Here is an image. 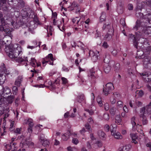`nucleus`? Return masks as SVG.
I'll list each match as a JSON object with an SVG mask.
<instances>
[{
	"label": "nucleus",
	"instance_id": "nucleus-9",
	"mask_svg": "<svg viewBox=\"0 0 151 151\" xmlns=\"http://www.w3.org/2000/svg\"><path fill=\"white\" fill-rule=\"evenodd\" d=\"M130 136L132 139V142L134 143L135 144L137 143V141H136V139H137L138 137L137 136L136 134H130Z\"/></svg>",
	"mask_w": 151,
	"mask_h": 151
},
{
	"label": "nucleus",
	"instance_id": "nucleus-22",
	"mask_svg": "<svg viewBox=\"0 0 151 151\" xmlns=\"http://www.w3.org/2000/svg\"><path fill=\"white\" fill-rule=\"evenodd\" d=\"M136 93L140 97L142 96L144 94V93L142 90H137L136 92Z\"/></svg>",
	"mask_w": 151,
	"mask_h": 151
},
{
	"label": "nucleus",
	"instance_id": "nucleus-8",
	"mask_svg": "<svg viewBox=\"0 0 151 151\" xmlns=\"http://www.w3.org/2000/svg\"><path fill=\"white\" fill-rule=\"evenodd\" d=\"M10 93L11 90L8 87H5V88H4L1 95L4 94V95L6 94L7 95L9 94Z\"/></svg>",
	"mask_w": 151,
	"mask_h": 151
},
{
	"label": "nucleus",
	"instance_id": "nucleus-48",
	"mask_svg": "<svg viewBox=\"0 0 151 151\" xmlns=\"http://www.w3.org/2000/svg\"><path fill=\"white\" fill-rule=\"evenodd\" d=\"M1 84L0 83V94L1 95L4 88Z\"/></svg>",
	"mask_w": 151,
	"mask_h": 151
},
{
	"label": "nucleus",
	"instance_id": "nucleus-16",
	"mask_svg": "<svg viewBox=\"0 0 151 151\" xmlns=\"http://www.w3.org/2000/svg\"><path fill=\"white\" fill-rule=\"evenodd\" d=\"M100 21L101 22L104 21L106 19V13L104 12H102L100 17Z\"/></svg>",
	"mask_w": 151,
	"mask_h": 151
},
{
	"label": "nucleus",
	"instance_id": "nucleus-3",
	"mask_svg": "<svg viewBox=\"0 0 151 151\" xmlns=\"http://www.w3.org/2000/svg\"><path fill=\"white\" fill-rule=\"evenodd\" d=\"M114 88L113 84L111 83H107L105 86V87L103 89V92L105 95L107 96L110 93V91L113 89Z\"/></svg>",
	"mask_w": 151,
	"mask_h": 151
},
{
	"label": "nucleus",
	"instance_id": "nucleus-26",
	"mask_svg": "<svg viewBox=\"0 0 151 151\" xmlns=\"http://www.w3.org/2000/svg\"><path fill=\"white\" fill-rule=\"evenodd\" d=\"M4 31L5 33H7L10 37L12 36L11 33V31L9 29L5 28Z\"/></svg>",
	"mask_w": 151,
	"mask_h": 151
},
{
	"label": "nucleus",
	"instance_id": "nucleus-50",
	"mask_svg": "<svg viewBox=\"0 0 151 151\" xmlns=\"http://www.w3.org/2000/svg\"><path fill=\"white\" fill-rule=\"evenodd\" d=\"M76 21L77 22V24H78L79 22V20H78L77 17L72 19V22L73 23H75Z\"/></svg>",
	"mask_w": 151,
	"mask_h": 151
},
{
	"label": "nucleus",
	"instance_id": "nucleus-35",
	"mask_svg": "<svg viewBox=\"0 0 151 151\" xmlns=\"http://www.w3.org/2000/svg\"><path fill=\"white\" fill-rule=\"evenodd\" d=\"M147 1H145V2H144V3H145L147 6L151 7V0H147Z\"/></svg>",
	"mask_w": 151,
	"mask_h": 151
},
{
	"label": "nucleus",
	"instance_id": "nucleus-15",
	"mask_svg": "<svg viewBox=\"0 0 151 151\" xmlns=\"http://www.w3.org/2000/svg\"><path fill=\"white\" fill-rule=\"evenodd\" d=\"M115 122L119 124H120V123L121 122L122 119L120 118V115H117L116 116H115Z\"/></svg>",
	"mask_w": 151,
	"mask_h": 151
},
{
	"label": "nucleus",
	"instance_id": "nucleus-28",
	"mask_svg": "<svg viewBox=\"0 0 151 151\" xmlns=\"http://www.w3.org/2000/svg\"><path fill=\"white\" fill-rule=\"evenodd\" d=\"M136 16L138 17L141 18L142 17L143 14L141 12H137L136 14Z\"/></svg>",
	"mask_w": 151,
	"mask_h": 151
},
{
	"label": "nucleus",
	"instance_id": "nucleus-12",
	"mask_svg": "<svg viewBox=\"0 0 151 151\" xmlns=\"http://www.w3.org/2000/svg\"><path fill=\"white\" fill-rule=\"evenodd\" d=\"M14 98V97L13 95H11L8 96L7 99V101L8 103L11 104L12 103Z\"/></svg>",
	"mask_w": 151,
	"mask_h": 151
},
{
	"label": "nucleus",
	"instance_id": "nucleus-62",
	"mask_svg": "<svg viewBox=\"0 0 151 151\" xmlns=\"http://www.w3.org/2000/svg\"><path fill=\"white\" fill-rule=\"evenodd\" d=\"M117 53V51L116 50H114L112 52V54L114 56L116 55Z\"/></svg>",
	"mask_w": 151,
	"mask_h": 151
},
{
	"label": "nucleus",
	"instance_id": "nucleus-18",
	"mask_svg": "<svg viewBox=\"0 0 151 151\" xmlns=\"http://www.w3.org/2000/svg\"><path fill=\"white\" fill-rule=\"evenodd\" d=\"M5 80V76L1 74H0V83H3L4 82Z\"/></svg>",
	"mask_w": 151,
	"mask_h": 151
},
{
	"label": "nucleus",
	"instance_id": "nucleus-54",
	"mask_svg": "<svg viewBox=\"0 0 151 151\" xmlns=\"http://www.w3.org/2000/svg\"><path fill=\"white\" fill-rule=\"evenodd\" d=\"M105 129L107 132H108L109 130V127L108 125H106L104 127Z\"/></svg>",
	"mask_w": 151,
	"mask_h": 151
},
{
	"label": "nucleus",
	"instance_id": "nucleus-60",
	"mask_svg": "<svg viewBox=\"0 0 151 151\" xmlns=\"http://www.w3.org/2000/svg\"><path fill=\"white\" fill-rule=\"evenodd\" d=\"M48 58H50L52 61L53 60V55L51 54H50L49 55Z\"/></svg>",
	"mask_w": 151,
	"mask_h": 151
},
{
	"label": "nucleus",
	"instance_id": "nucleus-36",
	"mask_svg": "<svg viewBox=\"0 0 151 151\" xmlns=\"http://www.w3.org/2000/svg\"><path fill=\"white\" fill-rule=\"evenodd\" d=\"M142 32L143 34V33L144 34L147 35H149V34H148V32L147 31V28H144L142 29Z\"/></svg>",
	"mask_w": 151,
	"mask_h": 151
},
{
	"label": "nucleus",
	"instance_id": "nucleus-4",
	"mask_svg": "<svg viewBox=\"0 0 151 151\" xmlns=\"http://www.w3.org/2000/svg\"><path fill=\"white\" fill-rule=\"evenodd\" d=\"M139 116L142 122L143 125H145L147 124L148 123V120L146 117V116L144 113L141 114L139 115Z\"/></svg>",
	"mask_w": 151,
	"mask_h": 151
},
{
	"label": "nucleus",
	"instance_id": "nucleus-30",
	"mask_svg": "<svg viewBox=\"0 0 151 151\" xmlns=\"http://www.w3.org/2000/svg\"><path fill=\"white\" fill-rule=\"evenodd\" d=\"M103 118L106 120H108L109 119V115L108 114H104L103 115Z\"/></svg>",
	"mask_w": 151,
	"mask_h": 151
},
{
	"label": "nucleus",
	"instance_id": "nucleus-56",
	"mask_svg": "<svg viewBox=\"0 0 151 151\" xmlns=\"http://www.w3.org/2000/svg\"><path fill=\"white\" fill-rule=\"evenodd\" d=\"M6 0H0V6H2V5L1 4V3H2L3 4H4L6 3Z\"/></svg>",
	"mask_w": 151,
	"mask_h": 151
},
{
	"label": "nucleus",
	"instance_id": "nucleus-34",
	"mask_svg": "<svg viewBox=\"0 0 151 151\" xmlns=\"http://www.w3.org/2000/svg\"><path fill=\"white\" fill-rule=\"evenodd\" d=\"M85 110L86 111L88 112L91 115H93L94 113L93 111L91 109L89 110V109H85Z\"/></svg>",
	"mask_w": 151,
	"mask_h": 151
},
{
	"label": "nucleus",
	"instance_id": "nucleus-6",
	"mask_svg": "<svg viewBox=\"0 0 151 151\" xmlns=\"http://www.w3.org/2000/svg\"><path fill=\"white\" fill-rule=\"evenodd\" d=\"M29 17L31 18H33L35 22V23H37L38 24H40L39 22L37 16L34 15V13L33 12H32L29 15Z\"/></svg>",
	"mask_w": 151,
	"mask_h": 151
},
{
	"label": "nucleus",
	"instance_id": "nucleus-47",
	"mask_svg": "<svg viewBox=\"0 0 151 151\" xmlns=\"http://www.w3.org/2000/svg\"><path fill=\"white\" fill-rule=\"evenodd\" d=\"M31 119H29L28 120V122H30L29 123V127H32L33 126V123L31 121Z\"/></svg>",
	"mask_w": 151,
	"mask_h": 151
},
{
	"label": "nucleus",
	"instance_id": "nucleus-46",
	"mask_svg": "<svg viewBox=\"0 0 151 151\" xmlns=\"http://www.w3.org/2000/svg\"><path fill=\"white\" fill-rule=\"evenodd\" d=\"M61 79L63 82V84H65L67 83V80L66 78L64 77H62L61 78Z\"/></svg>",
	"mask_w": 151,
	"mask_h": 151
},
{
	"label": "nucleus",
	"instance_id": "nucleus-10",
	"mask_svg": "<svg viewBox=\"0 0 151 151\" xmlns=\"http://www.w3.org/2000/svg\"><path fill=\"white\" fill-rule=\"evenodd\" d=\"M146 16L147 17L146 21L149 23V27H151V12L147 14Z\"/></svg>",
	"mask_w": 151,
	"mask_h": 151
},
{
	"label": "nucleus",
	"instance_id": "nucleus-32",
	"mask_svg": "<svg viewBox=\"0 0 151 151\" xmlns=\"http://www.w3.org/2000/svg\"><path fill=\"white\" fill-rule=\"evenodd\" d=\"M12 89L13 94H14V93H15V94H16V93L18 91V88L16 86H14L12 88Z\"/></svg>",
	"mask_w": 151,
	"mask_h": 151
},
{
	"label": "nucleus",
	"instance_id": "nucleus-23",
	"mask_svg": "<svg viewBox=\"0 0 151 151\" xmlns=\"http://www.w3.org/2000/svg\"><path fill=\"white\" fill-rule=\"evenodd\" d=\"M120 64L119 63H116L114 67V70L116 72H118L120 70Z\"/></svg>",
	"mask_w": 151,
	"mask_h": 151
},
{
	"label": "nucleus",
	"instance_id": "nucleus-31",
	"mask_svg": "<svg viewBox=\"0 0 151 151\" xmlns=\"http://www.w3.org/2000/svg\"><path fill=\"white\" fill-rule=\"evenodd\" d=\"M85 127H86V129H87L89 131H91V126L88 123H86L85 124Z\"/></svg>",
	"mask_w": 151,
	"mask_h": 151
},
{
	"label": "nucleus",
	"instance_id": "nucleus-51",
	"mask_svg": "<svg viewBox=\"0 0 151 151\" xmlns=\"http://www.w3.org/2000/svg\"><path fill=\"white\" fill-rule=\"evenodd\" d=\"M132 124V128L134 130H135V127L136 126V124L135 122H133L131 123Z\"/></svg>",
	"mask_w": 151,
	"mask_h": 151
},
{
	"label": "nucleus",
	"instance_id": "nucleus-29",
	"mask_svg": "<svg viewBox=\"0 0 151 151\" xmlns=\"http://www.w3.org/2000/svg\"><path fill=\"white\" fill-rule=\"evenodd\" d=\"M137 39H136L134 40H133V44L134 46L137 48V49L138 44V42H137Z\"/></svg>",
	"mask_w": 151,
	"mask_h": 151
},
{
	"label": "nucleus",
	"instance_id": "nucleus-14",
	"mask_svg": "<svg viewBox=\"0 0 151 151\" xmlns=\"http://www.w3.org/2000/svg\"><path fill=\"white\" fill-rule=\"evenodd\" d=\"M84 95L83 94H81L77 96V100L78 102L81 103V101L84 100Z\"/></svg>",
	"mask_w": 151,
	"mask_h": 151
},
{
	"label": "nucleus",
	"instance_id": "nucleus-7",
	"mask_svg": "<svg viewBox=\"0 0 151 151\" xmlns=\"http://www.w3.org/2000/svg\"><path fill=\"white\" fill-rule=\"evenodd\" d=\"M111 67L108 64L105 65L104 67V72L106 73H108L111 70Z\"/></svg>",
	"mask_w": 151,
	"mask_h": 151
},
{
	"label": "nucleus",
	"instance_id": "nucleus-38",
	"mask_svg": "<svg viewBox=\"0 0 151 151\" xmlns=\"http://www.w3.org/2000/svg\"><path fill=\"white\" fill-rule=\"evenodd\" d=\"M120 23L123 26H124L125 24V19H122L120 20Z\"/></svg>",
	"mask_w": 151,
	"mask_h": 151
},
{
	"label": "nucleus",
	"instance_id": "nucleus-24",
	"mask_svg": "<svg viewBox=\"0 0 151 151\" xmlns=\"http://www.w3.org/2000/svg\"><path fill=\"white\" fill-rule=\"evenodd\" d=\"M129 40H131V39L133 40L136 39V37L134 35H133L132 34H129L128 36Z\"/></svg>",
	"mask_w": 151,
	"mask_h": 151
},
{
	"label": "nucleus",
	"instance_id": "nucleus-53",
	"mask_svg": "<svg viewBox=\"0 0 151 151\" xmlns=\"http://www.w3.org/2000/svg\"><path fill=\"white\" fill-rule=\"evenodd\" d=\"M65 134L66 135H68V137L69 138L70 137V135L71 134V132L70 130H68V132L65 133Z\"/></svg>",
	"mask_w": 151,
	"mask_h": 151
},
{
	"label": "nucleus",
	"instance_id": "nucleus-59",
	"mask_svg": "<svg viewBox=\"0 0 151 151\" xmlns=\"http://www.w3.org/2000/svg\"><path fill=\"white\" fill-rule=\"evenodd\" d=\"M113 95H114V97L115 98H116L117 97H119L120 96L119 94L116 92L114 93L113 94Z\"/></svg>",
	"mask_w": 151,
	"mask_h": 151
},
{
	"label": "nucleus",
	"instance_id": "nucleus-37",
	"mask_svg": "<svg viewBox=\"0 0 151 151\" xmlns=\"http://www.w3.org/2000/svg\"><path fill=\"white\" fill-rule=\"evenodd\" d=\"M0 22L1 23L5 22V20L3 17V14L0 13Z\"/></svg>",
	"mask_w": 151,
	"mask_h": 151
},
{
	"label": "nucleus",
	"instance_id": "nucleus-13",
	"mask_svg": "<svg viewBox=\"0 0 151 151\" xmlns=\"http://www.w3.org/2000/svg\"><path fill=\"white\" fill-rule=\"evenodd\" d=\"M140 27H141L140 22L139 21L137 20L136 22V24L135 26L134 27L133 29H134L140 31L139 29Z\"/></svg>",
	"mask_w": 151,
	"mask_h": 151
},
{
	"label": "nucleus",
	"instance_id": "nucleus-61",
	"mask_svg": "<svg viewBox=\"0 0 151 151\" xmlns=\"http://www.w3.org/2000/svg\"><path fill=\"white\" fill-rule=\"evenodd\" d=\"M62 139L63 140L66 141L67 140L68 138L66 137V136L65 134H63Z\"/></svg>",
	"mask_w": 151,
	"mask_h": 151
},
{
	"label": "nucleus",
	"instance_id": "nucleus-25",
	"mask_svg": "<svg viewBox=\"0 0 151 151\" xmlns=\"http://www.w3.org/2000/svg\"><path fill=\"white\" fill-rule=\"evenodd\" d=\"M97 101L100 106H102L103 104L101 101V100L100 97L99 96L97 98Z\"/></svg>",
	"mask_w": 151,
	"mask_h": 151
},
{
	"label": "nucleus",
	"instance_id": "nucleus-21",
	"mask_svg": "<svg viewBox=\"0 0 151 151\" xmlns=\"http://www.w3.org/2000/svg\"><path fill=\"white\" fill-rule=\"evenodd\" d=\"M130 146L129 145L124 146L121 150L122 151H128L130 148Z\"/></svg>",
	"mask_w": 151,
	"mask_h": 151
},
{
	"label": "nucleus",
	"instance_id": "nucleus-11",
	"mask_svg": "<svg viewBox=\"0 0 151 151\" xmlns=\"http://www.w3.org/2000/svg\"><path fill=\"white\" fill-rule=\"evenodd\" d=\"M111 135L114 136L115 138L117 139H121L122 138V136L120 134L119 132L112 133Z\"/></svg>",
	"mask_w": 151,
	"mask_h": 151
},
{
	"label": "nucleus",
	"instance_id": "nucleus-41",
	"mask_svg": "<svg viewBox=\"0 0 151 151\" xmlns=\"http://www.w3.org/2000/svg\"><path fill=\"white\" fill-rule=\"evenodd\" d=\"M96 144L97 145V146L99 147H101L102 146V143L99 141H97Z\"/></svg>",
	"mask_w": 151,
	"mask_h": 151
},
{
	"label": "nucleus",
	"instance_id": "nucleus-42",
	"mask_svg": "<svg viewBox=\"0 0 151 151\" xmlns=\"http://www.w3.org/2000/svg\"><path fill=\"white\" fill-rule=\"evenodd\" d=\"M95 73V72H93V71L91 70V73L90 76L91 78H95V76L94 75V74Z\"/></svg>",
	"mask_w": 151,
	"mask_h": 151
},
{
	"label": "nucleus",
	"instance_id": "nucleus-44",
	"mask_svg": "<svg viewBox=\"0 0 151 151\" xmlns=\"http://www.w3.org/2000/svg\"><path fill=\"white\" fill-rule=\"evenodd\" d=\"M145 109H146V108L145 107H144L140 109V112L141 114H143V113H144V115H145Z\"/></svg>",
	"mask_w": 151,
	"mask_h": 151
},
{
	"label": "nucleus",
	"instance_id": "nucleus-33",
	"mask_svg": "<svg viewBox=\"0 0 151 151\" xmlns=\"http://www.w3.org/2000/svg\"><path fill=\"white\" fill-rule=\"evenodd\" d=\"M99 134L100 137L104 138L105 137V134L102 131H100L99 132Z\"/></svg>",
	"mask_w": 151,
	"mask_h": 151
},
{
	"label": "nucleus",
	"instance_id": "nucleus-2",
	"mask_svg": "<svg viewBox=\"0 0 151 151\" xmlns=\"http://www.w3.org/2000/svg\"><path fill=\"white\" fill-rule=\"evenodd\" d=\"M110 22L105 23L103 27V29H107L108 30L107 34L105 35L104 38L106 40H109L111 39L114 32L113 27L110 25Z\"/></svg>",
	"mask_w": 151,
	"mask_h": 151
},
{
	"label": "nucleus",
	"instance_id": "nucleus-1",
	"mask_svg": "<svg viewBox=\"0 0 151 151\" xmlns=\"http://www.w3.org/2000/svg\"><path fill=\"white\" fill-rule=\"evenodd\" d=\"M5 50L7 55L11 58H16V60L18 63H22L24 61L26 63L25 66H27V64L26 62L28 61L26 59L27 57L25 59L22 58L21 57L17 58V56L22 52L21 51H19L17 48H14L11 45L6 46L5 49Z\"/></svg>",
	"mask_w": 151,
	"mask_h": 151
},
{
	"label": "nucleus",
	"instance_id": "nucleus-5",
	"mask_svg": "<svg viewBox=\"0 0 151 151\" xmlns=\"http://www.w3.org/2000/svg\"><path fill=\"white\" fill-rule=\"evenodd\" d=\"M40 140L42 145L45 147H47L49 146L50 142L46 139L40 138Z\"/></svg>",
	"mask_w": 151,
	"mask_h": 151
},
{
	"label": "nucleus",
	"instance_id": "nucleus-39",
	"mask_svg": "<svg viewBox=\"0 0 151 151\" xmlns=\"http://www.w3.org/2000/svg\"><path fill=\"white\" fill-rule=\"evenodd\" d=\"M117 106L120 107H121L123 106V102L121 101H119L117 103Z\"/></svg>",
	"mask_w": 151,
	"mask_h": 151
},
{
	"label": "nucleus",
	"instance_id": "nucleus-17",
	"mask_svg": "<svg viewBox=\"0 0 151 151\" xmlns=\"http://www.w3.org/2000/svg\"><path fill=\"white\" fill-rule=\"evenodd\" d=\"M116 109L114 107H112L109 109V111L110 114L112 116L114 115L116 113Z\"/></svg>",
	"mask_w": 151,
	"mask_h": 151
},
{
	"label": "nucleus",
	"instance_id": "nucleus-55",
	"mask_svg": "<svg viewBox=\"0 0 151 151\" xmlns=\"http://www.w3.org/2000/svg\"><path fill=\"white\" fill-rule=\"evenodd\" d=\"M14 121H13L12 122L11 124L10 125V127L9 128V130H10L12 131V127L14 125Z\"/></svg>",
	"mask_w": 151,
	"mask_h": 151
},
{
	"label": "nucleus",
	"instance_id": "nucleus-52",
	"mask_svg": "<svg viewBox=\"0 0 151 151\" xmlns=\"http://www.w3.org/2000/svg\"><path fill=\"white\" fill-rule=\"evenodd\" d=\"M104 107L105 109L107 111L109 109V106L108 104H106L104 105Z\"/></svg>",
	"mask_w": 151,
	"mask_h": 151
},
{
	"label": "nucleus",
	"instance_id": "nucleus-49",
	"mask_svg": "<svg viewBox=\"0 0 151 151\" xmlns=\"http://www.w3.org/2000/svg\"><path fill=\"white\" fill-rule=\"evenodd\" d=\"M20 83L21 82L19 81H16L15 82V85L18 86H19Z\"/></svg>",
	"mask_w": 151,
	"mask_h": 151
},
{
	"label": "nucleus",
	"instance_id": "nucleus-63",
	"mask_svg": "<svg viewBox=\"0 0 151 151\" xmlns=\"http://www.w3.org/2000/svg\"><path fill=\"white\" fill-rule=\"evenodd\" d=\"M87 147L88 149H91V145L89 142H87Z\"/></svg>",
	"mask_w": 151,
	"mask_h": 151
},
{
	"label": "nucleus",
	"instance_id": "nucleus-19",
	"mask_svg": "<svg viewBox=\"0 0 151 151\" xmlns=\"http://www.w3.org/2000/svg\"><path fill=\"white\" fill-rule=\"evenodd\" d=\"M1 25H0V30L3 31L6 28L5 23V22L1 23Z\"/></svg>",
	"mask_w": 151,
	"mask_h": 151
},
{
	"label": "nucleus",
	"instance_id": "nucleus-57",
	"mask_svg": "<svg viewBox=\"0 0 151 151\" xmlns=\"http://www.w3.org/2000/svg\"><path fill=\"white\" fill-rule=\"evenodd\" d=\"M149 27L147 28V31L148 32V34H149L151 33V27Z\"/></svg>",
	"mask_w": 151,
	"mask_h": 151
},
{
	"label": "nucleus",
	"instance_id": "nucleus-27",
	"mask_svg": "<svg viewBox=\"0 0 151 151\" xmlns=\"http://www.w3.org/2000/svg\"><path fill=\"white\" fill-rule=\"evenodd\" d=\"M142 35L143 33L142 32L139 31L137 32L135 34V37H136V39H137L138 37L142 36Z\"/></svg>",
	"mask_w": 151,
	"mask_h": 151
},
{
	"label": "nucleus",
	"instance_id": "nucleus-45",
	"mask_svg": "<svg viewBox=\"0 0 151 151\" xmlns=\"http://www.w3.org/2000/svg\"><path fill=\"white\" fill-rule=\"evenodd\" d=\"M102 46L104 48H106L109 47V45H108L107 42H104Z\"/></svg>",
	"mask_w": 151,
	"mask_h": 151
},
{
	"label": "nucleus",
	"instance_id": "nucleus-20",
	"mask_svg": "<svg viewBox=\"0 0 151 151\" xmlns=\"http://www.w3.org/2000/svg\"><path fill=\"white\" fill-rule=\"evenodd\" d=\"M143 62L144 64L145 65L151 63V60L147 58H145L143 60Z\"/></svg>",
	"mask_w": 151,
	"mask_h": 151
},
{
	"label": "nucleus",
	"instance_id": "nucleus-40",
	"mask_svg": "<svg viewBox=\"0 0 151 151\" xmlns=\"http://www.w3.org/2000/svg\"><path fill=\"white\" fill-rule=\"evenodd\" d=\"M72 142L75 144H77L78 143V141L77 139L74 138L72 139Z\"/></svg>",
	"mask_w": 151,
	"mask_h": 151
},
{
	"label": "nucleus",
	"instance_id": "nucleus-58",
	"mask_svg": "<svg viewBox=\"0 0 151 151\" xmlns=\"http://www.w3.org/2000/svg\"><path fill=\"white\" fill-rule=\"evenodd\" d=\"M111 103L112 104H114L116 102V100L115 98H113V99H111L110 100Z\"/></svg>",
	"mask_w": 151,
	"mask_h": 151
},
{
	"label": "nucleus",
	"instance_id": "nucleus-43",
	"mask_svg": "<svg viewBox=\"0 0 151 151\" xmlns=\"http://www.w3.org/2000/svg\"><path fill=\"white\" fill-rule=\"evenodd\" d=\"M128 8L129 10H131L133 9V6L132 4H129L128 5Z\"/></svg>",
	"mask_w": 151,
	"mask_h": 151
},
{
	"label": "nucleus",
	"instance_id": "nucleus-64",
	"mask_svg": "<svg viewBox=\"0 0 151 151\" xmlns=\"http://www.w3.org/2000/svg\"><path fill=\"white\" fill-rule=\"evenodd\" d=\"M123 110L126 112H128V109L126 105H125L124 107Z\"/></svg>",
	"mask_w": 151,
	"mask_h": 151
}]
</instances>
